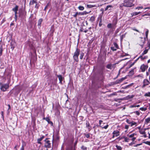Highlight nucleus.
Instances as JSON below:
<instances>
[{
  "label": "nucleus",
  "mask_w": 150,
  "mask_h": 150,
  "mask_svg": "<svg viewBox=\"0 0 150 150\" xmlns=\"http://www.w3.org/2000/svg\"><path fill=\"white\" fill-rule=\"evenodd\" d=\"M80 50L78 48V46H77L73 57L74 60L76 62H78L79 61V56L80 54V58L81 59L83 58L84 56V54L83 52L80 54Z\"/></svg>",
  "instance_id": "nucleus-1"
},
{
  "label": "nucleus",
  "mask_w": 150,
  "mask_h": 150,
  "mask_svg": "<svg viewBox=\"0 0 150 150\" xmlns=\"http://www.w3.org/2000/svg\"><path fill=\"white\" fill-rule=\"evenodd\" d=\"M118 21L117 16L114 17L112 21V23H110L107 25V27L109 29H110L111 32H113L115 30Z\"/></svg>",
  "instance_id": "nucleus-2"
},
{
  "label": "nucleus",
  "mask_w": 150,
  "mask_h": 150,
  "mask_svg": "<svg viewBox=\"0 0 150 150\" xmlns=\"http://www.w3.org/2000/svg\"><path fill=\"white\" fill-rule=\"evenodd\" d=\"M134 0H124L123 3L120 6H125L127 7H131L134 6L133 4Z\"/></svg>",
  "instance_id": "nucleus-3"
},
{
  "label": "nucleus",
  "mask_w": 150,
  "mask_h": 150,
  "mask_svg": "<svg viewBox=\"0 0 150 150\" xmlns=\"http://www.w3.org/2000/svg\"><path fill=\"white\" fill-rule=\"evenodd\" d=\"M9 83H3L0 82V89L2 91L5 92L7 91L9 87Z\"/></svg>",
  "instance_id": "nucleus-4"
},
{
  "label": "nucleus",
  "mask_w": 150,
  "mask_h": 150,
  "mask_svg": "<svg viewBox=\"0 0 150 150\" xmlns=\"http://www.w3.org/2000/svg\"><path fill=\"white\" fill-rule=\"evenodd\" d=\"M49 139V138H47L44 141L45 142L44 146L45 147L47 148H49L51 147V143H50V141L48 140Z\"/></svg>",
  "instance_id": "nucleus-5"
},
{
  "label": "nucleus",
  "mask_w": 150,
  "mask_h": 150,
  "mask_svg": "<svg viewBox=\"0 0 150 150\" xmlns=\"http://www.w3.org/2000/svg\"><path fill=\"white\" fill-rule=\"evenodd\" d=\"M145 38L140 37L139 38V45L143 47L145 40Z\"/></svg>",
  "instance_id": "nucleus-6"
},
{
  "label": "nucleus",
  "mask_w": 150,
  "mask_h": 150,
  "mask_svg": "<svg viewBox=\"0 0 150 150\" xmlns=\"http://www.w3.org/2000/svg\"><path fill=\"white\" fill-rule=\"evenodd\" d=\"M148 65H145L144 64H142L140 67V70L142 72H144L148 68Z\"/></svg>",
  "instance_id": "nucleus-7"
},
{
  "label": "nucleus",
  "mask_w": 150,
  "mask_h": 150,
  "mask_svg": "<svg viewBox=\"0 0 150 150\" xmlns=\"http://www.w3.org/2000/svg\"><path fill=\"white\" fill-rule=\"evenodd\" d=\"M149 83H150V82L149 81L146 79H145L143 80V85L142 86V88H144L145 86H148Z\"/></svg>",
  "instance_id": "nucleus-8"
},
{
  "label": "nucleus",
  "mask_w": 150,
  "mask_h": 150,
  "mask_svg": "<svg viewBox=\"0 0 150 150\" xmlns=\"http://www.w3.org/2000/svg\"><path fill=\"white\" fill-rule=\"evenodd\" d=\"M120 131L117 130H114L113 132V135L112 138H114L115 137H117L120 135Z\"/></svg>",
  "instance_id": "nucleus-9"
},
{
  "label": "nucleus",
  "mask_w": 150,
  "mask_h": 150,
  "mask_svg": "<svg viewBox=\"0 0 150 150\" xmlns=\"http://www.w3.org/2000/svg\"><path fill=\"white\" fill-rule=\"evenodd\" d=\"M19 16L23 17L24 16L25 17L26 15V12L25 11H23L22 10L21 11L19 10Z\"/></svg>",
  "instance_id": "nucleus-10"
},
{
  "label": "nucleus",
  "mask_w": 150,
  "mask_h": 150,
  "mask_svg": "<svg viewBox=\"0 0 150 150\" xmlns=\"http://www.w3.org/2000/svg\"><path fill=\"white\" fill-rule=\"evenodd\" d=\"M43 120H45L48 123V124H50L51 126H53V124L52 122L50 121V119L49 117H44Z\"/></svg>",
  "instance_id": "nucleus-11"
},
{
  "label": "nucleus",
  "mask_w": 150,
  "mask_h": 150,
  "mask_svg": "<svg viewBox=\"0 0 150 150\" xmlns=\"http://www.w3.org/2000/svg\"><path fill=\"white\" fill-rule=\"evenodd\" d=\"M116 63L114 64H108L106 66V67L108 69H112V68L114 67L115 68V66L116 64Z\"/></svg>",
  "instance_id": "nucleus-12"
},
{
  "label": "nucleus",
  "mask_w": 150,
  "mask_h": 150,
  "mask_svg": "<svg viewBox=\"0 0 150 150\" xmlns=\"http://www.w3.org/2000/svg\"><path fill=\"white\" fill-rule=\"evenodd\" d=\"M105 69V67L104 66L101 67L100 68V70L98 71V74L101 75H103L104 74V70Z\"/></svg>",
  "instance_id": "nucleus-13"
},
{
  "label": "nucleus",
  "mask_w": 150,
  "mask_h": 150,
  "mask_svg": "<svg viewBox=\"0 0 150 150\" xmlns=\"http://www.w3.org/2000/svg\"><path fill=\"white\" fill-rule=\"evenodd\" d=\"M80 32H83L85 33H87L88 31V30L86 29V28H84L83 27H81L79 30Z\"/></svg>",
  "instance_id": "nucleus-14"
},
{
  "label": "nucleus",
  "mask_w": 150,
  "mask_h": 150,
  "mask_svg": "<svg viewBox=\"0 0 150 150\" xmlns=\"http://www.w3.org/2000/svg\"><path fill=\"white\" fill-rule=\"evenodd\" d=\"M57 76L59 78V83L61 84H62L63 79H64V77H62V76L61 75H57Z\"/></svg>",
  "instance_id": "nucleus-15"
},
{
  "label": "nucleus",
  "mask_w": 150,
  "mask_h": 150,
  "mask_svg": "<svg viewBox=\"0 0 150 150\" xmlns=\"http://www.w3.org/2000/svg\"><path fill=\"white\" fill-rule=\"evenodd\" d=\"M140 133L141 134H143V137L146 138L147 137V135L146 134V133L145 131L143 130H141L139 131Z\"/></svg>",
  "instance_id": "nucleus-16"
},
{
  "label": "nucleus",
  "mask_w": 150,
  "mask_h": 150,
  "mask_svg": "<svg viewBox=\"0 0 150 150\" xmlns=\"http://www.w3.org/2000/svg\"><path fill=\"white\" fill-rule=\"evenodd\" d=\"M8 68L6 69L5 70V71L4 73V74L5 75H6L7 76H10V74L11 72H8Z\"/></svg>",
  "instance_id": "nucleus-17"
},
{
  "label": "nucleus",
  "mask_w": 150,
  "mask_h": 150,
  "mask_svg": "<svg viewBox=\"0 0 150 150\" xmlns=\"http://www.w3.org/2000/svg\"><path fill=\"white\" fill-rule=\"evenodd\" d=\"M45 137L44 135H42L40 138L37 139V143L40 144H42L41 141L45 138Z\"/></svg>",
  "instance_id": "nucleus-18"
},
{
  "label": "nucleus",
  "mask_w": 150,
  "mask_h": 150,
  "mask_svg": "<svg viewBox=\"0 0 150 150\" xmlns=\"http://www.w3.org/2000/svg\"><path fill=\"white\" fill-rule=\"evenodd\" d=\"M136 69V67H134L133 69H132V70L129 72V76H132L134 74V70Z\"/></svg>",
  "instance_id": "nucleus-19"
},
{
  "label": "nucleus",
  "mask_w": 150,
  "mask_h": 150,
  "mask_svg": "<svg viewBox=\"0 0 150 150\" xmlns=\"http://www.w3.org/2000/svg\"><path fill=\"white\" fill-rule=\"evenodd\" d=\"M126 79V77H122L119 80H117L116 81L117 83H121L122 81L124 80L125 79Z\"/></svg>",
  "instance_id": "nucleus-20"
},
{
  "label": "nucleus",
  "mask_w": 150,
  "mask_h": 150,
  "mask_svg": "<svg viewBox=\"0 0 150 150\" xmlns=\"http://www.w3.org/2000/svg\"><path fill=\"white\" fill-rule=\"evenodd\" d=\"M143 55H141L140 56H139V57H140V59L142 60H144L145 59H147L148 58V56H146L144 57H143Z\"/></svg>",
  "instance_id": "nucleus-21"
},
{
  "label": "nucleus",
  "mask_w": 150,
  "mask_h": 150,
  "mask_svg": "<svg viewBox=\"0 0 150 150\" xmlns=\"http://www.w3.org/2000/svg\"><path fill=\"white\" fill-rule=\"evenodd\" d=\"M141 13V12H133V13H131V15H132V16L133 17L134 16L137 15Z\"/></svg>",
  "instance_id": "nucleus-22"
},
{
  "label": "nucleus",
  "mask_w": 150,
  "mask_h": 150,
  "mask_svg": "<svg viewBox=\"0 0 150 150\" xmlns=\"http://www.w3.org/2000/svg\"><path fill=\"white\" fill-rule=\"evenodd\" d=\"M43 21V19L42 18H40L38 21V25L40 26V27L41 26V23Z\"/></svg>",
  "instance_id": "nucleus-23"
},
{
  "label": "nucleus",
  "mask_w": 150,
  "mask_h": 150,
  "mask_svg": "<svg viewBox=\"0 0 150 150\" xmlns=\"http://www.w3.org/2000/svg\"><path fill=\"white\" fill-rule=\"evenodd\" d=\"M150 121V117H149L146 119L145 120V124H147L148 123H149Z\"/></svg>",
  "instance_id": "nucleus-24"
},
{
  "label": "nucleus",
  "mask_w": 150,
  "mask_h": 150,
  "mask_svg": "<svg viewBox=\"0 0 150 150\" xmlns=\"http://www.w3.org/2000/svg\"><path fill=\"white\" fill-rule=\"evenodd\" d=\"M96 17L94 16H92L89 19V21L93 23L95 20Z\"/></svg>",
  "instance_id": "nucleus-25"
},
{
  "label": "nucleus",
  "mask_w": 150,
  "mask_h": 150,
  "mask_svg": "<svg viewBox=\"0 0 150 150\" xmlns=\"http://www.w3.org/2000/svg\"><path fill=\"white\" fill-rule=\"evenodd\" d=\"M18 7H19L17 5H16L15 7L12 8V11H18Z\"/></svg>",
  "instance_id": "nucleus-26"
},
{
  "label": "nucleus",
  "mask_w": 150,
  "mask_h": 150,
  "mask_svg": "<svg viewBox=\"0 0 150 150\" xmlns=\"http://www.w3.org/2000/svg\"><path fill=\"white\" fill-rule=\"evenodd\" d=\"M3 51V45H2L1 44V45L0 47V57L2 55Z\"/></svg>",
  "instance_id": "nucleus-27"
},
{
  "label": "nucleus",
  "mask_w": 150,
  "mask_h": 150,
  "mask_svg": "<svg viewBox=\"0 0 150 150\" xmlns=\"http://www.w3.org/2000/svg\"><path fill=\"white\" fill-rule=\"evenodd\" d=\"M14 42H11L10 43L11 49H12V50H13L15 48V46L14 45Z\"/></svg>",
  "instance_id": "nucleus-28"
},
{
  "label": "nucleus",
  "mask_w": 150,
  "mask_h": 150,
  "mask_svg": "<svg viewBox=\"0 0 150 150\" xmlns=\"http://www.w3.org/2000/svg\"><path fill=\"white\" fill-rule=\"evenodd\" d=\"M127 33H125L124 34H123L120 36V40L121 41H122L123 39L125 37V35Z\"/></svg>",
  "instance_id": "nucleus-29"
},
{
  "label": "nucleus",
  "mask_w": 150,
  "mask_h": 150,
  "mask_svg": "<svg viewBox=\"0 0 150 150\" xmlns=\"http://www.w3.org/2000/svg\"><path fill=\"white\" fill-rule=\"evenodd\" d=\"M149 50L148 48V49H146L143 51V52L141 54L142 55H144L146 54L148 51V50Z\"/></svg>",
  "instance_id": "nucleus-30"
},
{
  "label": "nucleus",
  "mask_w": 150,
  "mask_h": 150,
  "mask_svg": "<svg viewBox=\"0 0 150 150\" xmlns=\"http://www.w3.org/2000/svg\"><path fill=\"white\" fill-rule=\"evenodd\" d=\"M37 1H36L35 0H32V1H31L29 3L30 5H33L34 4V3H37Z\"/></svg>",
  "instance_id": "nucleus-31"
},
{
  "label": "nucleus",
  "mask_w": 150,
  "mask_h": 150,
  "mask_svg": "<svg viewBox=\"0 0 150 150\" xmlns=\"http://www.w3.org/2000/svg\"><path fill=\"white\" fill-rule=\"evenodd\" d=\"M86 127L87 128H88L89 130H90L91 129V127L90 126V124H89V122H86Z\"/></svg>",
  "instance_id": "nucleus-32"
},
{
  "label": "nucleus",
  "mask_w": 150,
  "mask_h": 150,
  "mask_svg": "<svg viewBox=\"0 0 150 150\" xmlns=\"http://www.w3.org/2000/svg\"><path fill=\"white\" fill-rule=\"evenodd\" d=\"M135 134V135H136V134H135L134 133H132L131 134H129L127 135V136L129 138H132L134 137Z\"/></svg>",
  "instance_id": "nucleus-33"
},
{
  "label": "nucleus",
  "mask_w": 150,
  "mask_h": 150,
  "mask_svg": "<svg viewBox=\"0 0 150 150\" xmlns=\"http://www.w3.org/2000/svg\"><path fill=\"white\" fill-rule=\"evenodd\" d=\"M134 125H135V126H137V123L133 121H131V126L132 127Z\"/></svg>",
  "instance_id": "nucleus-34"
},
{
  "label": "nucleus",
  "mask_w": 150,
  "mask_h": 150,
  "mask_svg": "<svg viewBox=\"0 0 150 150\" xmlns=\"http://www.w3.org/2000/svg\"><path fill=\"white\" fill-rule=\"evenodd\" d=\"M83 134L87 138H89L90 137V134L89 133L88 134L84 133Z\"/></svg>",
  "instance_id": "nucleus-35"
},
{
  "label": "nucleus",
  "mask_w": 150,
  "mask_h": 150,
  "mask_svg": "<svg viewBox=\"0 0 150 150\" xmlns=\"http://www.w3.org/2000/svg\"><path fill=\"white\" fill-rule=\"evenodd\" d=\"M113 45L117 49H118L119 48V46L117 44L116 42H114L113 43Z\"/></svg>",
  "instance_id": "nucleus-36"
},
{
  "label": "nucleus",
  "mask_w": 150,
  "mask_h": 150,
  "mask_svg": "<svg viewBox=\"0 0 150 150\" xmlns=\"http://www.w3.org/2000/svg\"><path fill=\"white\" fill-rule=\"evenodd\" d=\"M142 143L148 145L150 146V141H144L142 142Z\"/></svg>",
  "instance_id": "nucleus-37"
},
{
  "label": "nucleus",
  "mask_w": 150,
  "mask_h": 150,
  "mask_svg": "<svg viewBox=\"0 0 150 150\" xmlns=\"http://www.w3.org/2000/svg\"><path fill=\"white\" fill-rule=\"evenodd\" d=\"M112 7V6L111 5H109L107 6L105 9V11H106L109 8Z\"/></svg>",
  "instance_id": "nucleus-38"
},
{
  "label": "nucleus",
  "mask_w": 150,
  "mask_h": 150,
  "mask_svg": "<svg viewBox=\"0 0 150 150\" xmlns=\"http://www.w3.org/2000/svg\"><path fill=\"white\" fill-rule=\"evenodd\" d=\"M133 113L135 114L137 116H139L140 115V112L139 111H136L134 112Z\"/></svg>",
  "instance_id": "nucleus-39"
},
{
  "label": "nucleus",
  "mask_w": 150,
  "mask_h": 150,
  "mask_svg": "<svg viewBox=\"0 0 150 150\" xmlns=\"http://www.w3.org/2000/svg\"><path fill=\"white\" fill-rule=\"evenodd\" d=\"M147 47H149L148 49H150V40H148L147 43Z\"/></svg>",
  "instance_id": "nucleus-40"
},
{
  "label": "nucleus",
  "mask_w": 150,
  "mask_h": 150,
  "mask_svg": "<svg viewBox=\"0 0 150 150\" xmlns=\"http://www.w3.org/2000/svg\"><path fill=\"white\" fill-rule=\"evenodd\" d=\"M78 8L80 10L83 11L84 9V8L83 6H80L78 7Z\"/></svg>",
  "instance_id": "nucleus-41"
},
{
  "label": "nucleus",
  "mask_w": 150,
  "mask_h": 150,
  "mask_svg": "<svg viewBox=\"0 0 150 150\" xmlns=\"http://www.w3.org/2000/svg\"><path fill=\"white\" fill-rule=\"evenodd\" d=\"M123 138L124 139L125 141L126 142H128L129 140V139L126 137H124Z\"/></svg>",
  "instance_id": "nucleus-42"
},
{
  "label": "nucleus",
  "mask_w": 150,
  "mask_h": 150,
  "mask_svg": "<svg viewBox=\"0 0 150 150\" xmlns=\"http://www.w3.org/2000/svg\"><path fill=\"white\" fill-rule=\"evenodd\" d=\"M117 150H122V148L120 146H119L117 145H116L115 146Z\"/></svg>",
  "instance_id": "nucleus-43"
},
{
  "label": "nucleus",
  "mask_w": 150,
  "mask_h": 150,
  "mask_svg": "<svg viewBox=\"0 0 150 150\" xmlns=\"http://www.w3.org/2000/svg\"><path fill=\"white\" fill-rule=\"evenodd\" d=\"M135 64V63L134 62H133V63L129 65V67L127 68V69L130 68L131 67L133 66Z\"/></svg>",
  "instance_id": "nucleus-44"
},
{
  "label": "nucleus",
  "mask_w": 150,
  "mask_h": 150,
  "mask_svg": "<svg viewBox=\"0 0 150 150\" xmlns=\"http://www.w3.org/2000/svg\"><path fill=\"white\" fill-rule=\"evenodd\" d=\"M145 96L150 97V92H149L147 93H146L144 95Z\"/></svg>",
  "instance_id": "nucleus-45"
},
{
  "label": "nucleus",
  "mask_w": 150,
  "mask_h": 150,
  "mask_svg": "<svg viewBox=\"0 0 150 150\" xmlns=\"http://www.w3.org/2000/svg\"><path fill=\"white\" fill-rule=\"evenodd\" d=\"M150 74V67H149L148 70V71L146 72V75L147 76H148Z\"/></svg>",
  "instance_id": "nucleus-46"
},
{
  "label": "nucleus",
  "mask_w": 150,
  "mask_h": 150,
  "mask_svg": "<svg viewBox=\"0 0 150 150\" xmlns=\"http://www.w3.org/2000/svg\"><path fill=\"white\" fill-rule=\"evenodd\" d=\"M86 11H83V12H79L78 13V15H83L85 14H86Z\"/></svg>",
  "instance_id": "nucleus-47"
},
{
  "label": "nucleus",
  "mask_w": 150,
  "mask_h": 150,
  "mask_svg": "<svg viewBox=\"0 0 150 150\" xmlns=\"http://www.w3.org/2000/svg\"><path fill=\"white\" fill-rule=\"evenodd\" d=\"M147 109V108H144V107H142L139 108V110H142V111H145Z\"/></svg>",
  "instance_id": "nucleus-48"
},
{
  "label": "nucleus",
  "mask_w": 150,
  "mask_h": 150,
  "mask_svg": "<svg viewBox=\"0 0 150 150\" xmlns=\"http://www.w3.org/2000/svg\"><path fill=\"white\" fill-rule=\"evenodd\" d=\"M102 25V17H101V19L100 20L99 23V27H101Z\"/></svg>",
  "instance_id": "nucleus-49"
},
{
  "label": "nucleus",
  "mask_w": 150,
  "mask_h": 150,
  "mask_svg": "<svg viewBox=\"0 0 150 150\" xmlns=\"http://www.w3.org/2000/svg\"><path fill=\"white\" fill-rule=\"evenodd\" d=\"M134 96V95H128L127 96L128 98H132Z\"/></svg>",
  "instance_id": "nucleus-50"
},
{
  "label": "nucleus",
  "mask_w": 150,
  "mask_h": 150,
  "mask_svg": "<svg viewBox=\"0 0 150 150\" xmlns=\"http://www.w3.org/2000/svg\"><path fill=\"white\" fill-rule=\"evenodd\" d=\"M149 33V30H147L146 32V38L148 40V35Z\"/></svg>",
  "instance_id": "nucleus-51"
},
{
  "label": "nucleus",
  "mask_w": 150,
  "mask_h": 150,
  "mask_svg": "<svg viewBox=\"0 0 150 150\" xmlns=\"http://www.w3.org/2000/svg\"><path fill=\"white\" fill-rule=\"evenodd\" d=\"M39 4L37 3H36V5L35 6V8L38 9L39 8Z\"/></svg>",
  "instance_id": "nucleus-52"
},
{
  "label": "nucleus",
  "mask_w": 150,
  "mask_h": 150,
  "mask_svg": "<svg viewBox=\"0 0 150 150\" xmlns=\"http://www.w3.org/2000/svg\"><path fill=\"white\" fill-rule=\"evenodd\" d=\"M111 49L113 51H116L117 50V49L115 47H110Z\"/></svg>",
  "instance_id": "nucleus-53"
},
{
  "label": "nucleus",
  "mask_w": 150,
  "mask_h": 150,
  "mask_svg": "<svg viewBox=\"0 0 150 150\" xmlns=\"http://www.w3.org/2000/svg\"><path fill=\"white\" fill-rule=\"evenodd\" d=\"M81 149L82 150H87V148L85 146H84L82 145L81 147Z\"/></svg>",
  "instance_id": "nucleus-54"
},
{
  "label": "nucleus",
  "mask_w": 150,
  "mask_h": 150,
  "mask_svg": "<svg viewBox=\"0 0 150 150\" xmlns=\"http://www.w3.org/2000/svg\"><path fill=\"white\" fill-rule=\"evenodd\" d=\"M49 3H48L47 4V5L45 6L44 9V11H46V9L48 7V6L49 5Z\"/></svg>",
  "instance_id": "nucleus-55"
},
{
  "label": "nucleus",
  "mask_w": 150,
  "mask_h": 150,
  "mask_svg": "<svg viewBox=\"0 0 150 150\" xmlns=\"http://www.w3.org/2000/svg\"><path fill=\"white\" fill-rule=\"evenodd\" d=\"M94 6H94L91 5H90V4L87 5V7L89 8H91L94 7Z\"/></svg>",
  "instance_id": "nucleus-56"
},
{
  "label": "nucleus",
  "mask_w": 150,
  "mask_h": 150,
  "mask_svg": "<svg viewBox=\"0 0 150 150\" xmlns=\"http://www.w3.org/2000/svg\"><path fill=\"white\" fill-rule=\"evenodd\" d=\"M78 13H79L77 12H76L75 14L73 15V17L75 18H76L77 16V15L78 14Z\"/></svg>",
  "instance_id": "nucleus-57"
},
{
  "label": "nucleus",
  "mask_w": 150,
  "mask_h": 150,
  "mask_svg": "<svg viewBox=\"0 0 150 150\" xmlns=\"http://www.w3.org/2000/svg\"><path fill=\"white\" fill-rule=\"evenodd\" d=\"M1 115L3 119H4V112L3 111L1 112Z\"/></svg>",
  "instance_id": "nucleus-58"
},
{
  "label": "nucleus",
  "mask_w": 150,
  "mask_h": 150,
  "mask_svg": "<svg viewBox=\"0 0 150 150\" xmlns=\"http://www.w3.org/2000/svg\"><path fill=\"white\" fill-rule=\"evenodd\" d=\"M109 125H107L106 126H104L103 127H102L103 128H104L105 129H107Z\"/></svg>",
  "instance_id": "nucleus-59"
},
{
  "label": "nucleus",
  "mask_w": 150,
  "mask_h": 150,
  "mask_svg": "<svg viewBox=\"0 0 150 150\" xmlns=\"http://www.w3.org/2000/svg\"><path fill=\"white\" fill-rule=\"evenodd\" d=\"M134 84V83H131V84L127 86L126 87V88H128V87H129L130 86H132V85H133Z\"/></svg>",
  "instance_id": "nucleus-60"
},
{
  "label": "nucleus",
  "mask_w": 150,
  "mask_h": 150,
  "mask_svg": "<svg viewBox=\"0 0 150 150\" xmlns=\"http://www.w3.org/2000/svg\"><path fill=\"white\" fill-rule=\"evenodd\" d=\"M126 122H127V123H128V124H131V122L128 119H127L126 120Z\"/></svg>",
  "instance_id": "nucleus-61"
},
{
  "label": "nucleus",
  "mask_w": 150,
  "mask_h": 150,
  "mask_svg": "<svg viewBox=\"0 0 150 150\" xmlns=\"http://www.w3.org/2000/svg\"><path fill=\"white\" fill-rule=\"evenodd\" d=\"M78 142V141H77V140L76 141H75L74 143V147H75L76 145H77V143Z\"/></svg>",
  "instance_id": "nucleus-62"
},
{
  "label": "nucleus",
  "mask_w": 150,
  "mask_h": 150,
  "mask_svg": "<svg viewBox=\"0 0 150 150\" xmlns=\"http://www.w3.org/2000/svg\"><path fill=\"white\" fill-rule=\"evenodd\" d=\"M24 146L22 145L20 150H24Z\"/></svg>",
  "instance_id": "nucleus-63"
},
{
  "label": "nucleus",
  "mask_w": 150,
  "mask_h": 150,
  "mask_svg": "<svg viewBox=\"0 0 150 150\" xmlns=\"http://www.w3.org/2000/svg\"><path fill=\"white\" fill-rule=\"evenodd\" d=\"M143 7L142 6H141V7H138L135 8V9H142L143 8Z\"/></svg>",
  "instance_id": "nucleus-64"
}]
</instances>
